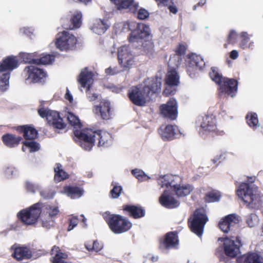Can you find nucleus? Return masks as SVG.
I'll return each mask as SVG.
<instances>
[{"label":"nucleus","instance_id":"72a5a7b5","mask_svg":"<svg viewBox=\"0 0 263 263\" xmlns=\"http://www.w3.org/2000/svg\"><path fill=\"white\" fill-rule=\"evenodd\" d=\"M22 138L11 134H7L3 136L4 144L9 147H13L18 145Z\"/></svg>","mask_w":263,"mask_h":263},{"label":"nucleus","instance_id":"7c9ffc66","mask_svg":"<svg viewBox=\"0 0 263 263\" xmlns=\"http://www.w3.org/2000/svg\"><path fill=\"white\" fill-rule=\"evenodd\" d=\"M239 263H263V259L257 253H250L239 258Z\"/></svg>","mask_w":263,"mask_h":263},{"label":"nucleus","instance_id":"58836bf2","mask_svg":"<svg viewBox=\"0 0 263 263\" xmlns=\"http://www.w3.org/2000/svg\"><path fill=\"white\" fill-rule=\"evenodd\" d=\"M246 120L248 125L253 129L260 126L257 115L255 113H248L246 116Z\"/></svg>","mask_w":263,"mask_h":263},{"label":"nucleus","instance_id":"37998d69","mask_svg":"<svg viewBox=\"0 0 263 263\" xmlns=\"http://www.w3.org/2000/svg\"><path fill=\"white\" fill-rule=\"evenodd\" d=\"M221 194L217 191H212L208 193L205 196V200L208 202L218 201L220 200Z\"/></svg>","mask_w":263,"mask_h":263},{"label":"nucleus","instance_id":"9d476101","mask_svg":"<svg viewBox=\"0 0 263 263\" xmlns=\"http://www.w3.org/2000/svg\"><path fill=\"white\" fill-rule=\"evenodd\" d=\"M59 213V210L57 206L43 205L40 214L42 226L47 229L53 227L54 224V218Z\"/></svg>","mask_w":263,"mask_h":263},{"label":"nucleus","instance_id":"a19ab883","mask_svg":"<svg viewBox=\"0 0 263 263\" xmlns=\"http://www.w3.org/2000/svg\"><path fill=\"white\" fill-rule=\"evenodd\" d=\"M173 0H156L159 7H168L170 12L175 14L178 11L177 7L173 5Z\"/></svg>","mask_w":263,"mask_h":263},{"label":"nucleus","instance_id":"f257e3e1","mask_svg":"<svg viewBox=\"0 0 263 263\" xmlns=\"http://www.w3.org/2000/svg\"><path fill=\"white\" fill-rule=\"evenodd\" d=\"M114 29L116 33L131 30L132 32L128 37L130 43L141 44L145 53L152 55L154 51L153 43L147 40L150 34L148 26L142 23L135 22H122L116 24Z\"/></svg>","mask_w":263,"mask_h":263},{"label":"nucleus","instance_id":"2f4dec72","mask_svg":"<svg viewBox=\"0 0 263 263\" xmlns=\"http://www.w3.org/2000/svg\"><path fill=\"white\" fill-rule=\"evenodd\" d=\"M185 50L186 47L185 45L182 44L179 45L176 51V54L170 58L168 62V66L171 67L174 65L175 66L178 67L180 64V57L185 53Z\"/></svg>","mask_w":263,"mask_h":263},{"label":"nucleus","instance_id":"6e6d98bb","mask_svg":"<svg viewBox=\"0 0 263 263\" xmlns=\"http://www.w3.org/2000/svg\"><path fill=\"white\" fill-rule=\"evenodd\" d=\"M41 196L45 199L52 198L54 193L53 192H49L48 190H42L40 191Z\"/></svg>","mask_w":263,"mask_h":263},{"label":"nucleus","instance_id":"4be33fe9","mask_svg":"<svg viewBox=\"0 0 263 263\" xmlns=\"http://www.w3.org/2000/svg\"><path fill=\"white\" fill-rule=\"evenodd\" d=\"M12 256L18 260L28 259L31 256V251L26 247L15 244L11 248Z\"/></svg>","mask_w":263,"mask_h":263},{"label":"nucleus","instance_id":"c756f323","mask_svg":"<svg viewBox=\"0 0 263 263\" xmlns=\"http://www.w3.org/2000/svg\"><path fill=\"white\" fill-rule=\"evenodd\" d=\"M123 209L124 211L128 212L131 216L136 219L141 218L145 215L144 210L140 206L125 205L123 206Z\"/></svg>","mask_w":263,"mask_h":263},{"label":"nucleus","instance_id":"79ce46f5","mask_svg":"<svg viewBox=\"0 0 263 263\" xmlns=\"http://www.w3.org/2000/svg\"><path fill=\"white\" fill-rule=\"evenodd\" d=\"M21 57L25 63H33L37 64V59L36 53L23 52L21 53Z\"/></svg>","mask_w":263,"mask_h":263},{"label":"nucleus","instance_id":"f03ea898","mask_svg":"<svg viewBox=\"0 0 263 263\" xmlns=\"http://www.w3.org/2000/svg\"><path fill=\"white\" fill-rule=\"evenodd\" d=\"M74 136L80 140V146L86 151L91 149L96 139H99V146L106 147L111 141L109 133L103 130L94 131L90 129H84L82 131L76 130Z\"/></svg>","mask_w":263,"mask_h":263},{"label":"nucleus","instance_id":"3c124183","mask_svg":"<svg viewBox=\"0 0 263 263\" xmlns=\"http://www.w3.org/2000/svg\"><path fill=\"white\" fill-rule=\"evenodd\" d=\"M241 37L242 40L241 43V47L243 48H251L253 43H250L249 45H247V43L249 42V37L246 32H242L241 34Z\"/></svg>","mask_w":263,"mask_h":263},{"label":"nucleus","instance_id":"774afa93","mask_svg":"<svg viewBox=\"0 0 263 263\" xmlns=\"http://www.w3.org/2000/svg\"><path fill=\"white\" fill-rule=\"evenodd\" d=\"M75 2H80L84 4H87L91 1V0H73Z\"/></svg>","mask_w":263,"mask_h":263},{"label":"nucleus","instance_id":"680f3d73","mask_svg":"<svg viewBox=\"0 0 263 263\" xmlns=\"http://www.w3.org/2000/svg\"><path fill=\"white\" fill-rule=\"evenodd\" d=\"M65 98L69 101L70 103H72L73 101V97L72 95L70 93L69 90L68 88L66 89V92L65 95Z\"/></svg>","mask_w":263,"mask_h":263},{"label":"nucleus","instance_id":"aec40b11","mask_svg":"<svg viewBox=\"0 0 263 263\" xmlns=\"http://www.w3.org/2000/svg\"><path fill=\"white\" fill-rule=\"evenodd\" d=\"M240 221L239 216L235 214H230L222 218L219 222V229L224 233H228Z\"/></svg>","mask_w":263,"mask_h":263},{"label":"nucleus","instance_id":"0eeeda50","mask_svg":"<svg viewBox=\"0 0 263 263\" xmlns=\"http://www.w3.org/2000/svg\"><path fill=\"white\" fill-rule=\"evenodd\" d=\"M43 204L36 203L28 208L21 210L18 214V218L23 223L27 225L35 224L41 214Z\"/></svg>","mask_w":263,"mask_h":263},{"label":"nucleus","instance_id":"f704fd0d","mask_svg":"<svg viewBox=\"0 0 263 263\" xmlns=\"http://www.w3.org/2000/svg\"><path fill=\"white\" fill-rule=\"evenodd\" d=\"M64 192L72 199L80 198L83 194V191L80 187L75 186H66Z\"/></svg>","mask_w":263,"mask_h":263},{"label":"nucleus","instance_id":"0e129e2a","mask_svg":"<svg viewBox=\"0 0 263 263\" xmlns=\"http://www.w3.org/2000/svg\"><path fill=\"white\" fill-rule=\"evenodd\" d=\"M238 57V52L237 50H232L230 53V57L232 59H236Z\"/></svg>","mask_w":263,"mask_h":263},{"label":"nucleus","instance_id":"412c9836","mask_svg":"<svg viewBox=\"0 0 263 263\" xmlns=\"http://www.w3.org/2000/svg\"><path fill=\"white\" fill-rule=\"evenodd\" d=\"M93 73L87 68H85L81 70L78 78V81L81 87L85 88L87 91L89 90L92 85L93 79Z\"/></svg>","mask_w":263,"mask_h":263},{"label":"nucleus","instance_id":"6e6552de","mask_svg":"<svg viewBox=\"0 0 263 263\" xmlns=\"http://www.w3.org/2000/svg\"><path fill=\"white\" fill-rule=\"evenodd\" d=\"M208 220V217L203 209L196 210L192 216L189 219V223L191 231L200 237L202 235L204 226Z\"/></svg>","mask_w":263,"mask_h":263},{"label":"nucleus","instance_id":"052dcab7","mask_svg":"<svg viewBox=\"0 0 263 263\" xmlns=\"http://www.w3.org/2000/svg\"><path fill=\"white\" fill-rule=\"evenodd\" d=\"M102 249V245L100 244L97 241H93V245H92V250L98 252L100 251Z\"/></svg>","mask_w":263,"mask_h":263},{"label":"nucleus","instance_id":"e2e57ef3","mask_svg":"<svg viewBox=\"0 0 263 263\" xmlns=\"http://www.w3.org/2000/svg\"><path fill=\"white\" fill-rule=\"evenodd\" d=\"M21 32L29 36L32 33L31 30L30 28L24 27L20 29Z\"/></svg>","mask_w":263,"mask_h":263},{"label":"nucleus","instance_id":"423d86ee","mask_svg":"<svg viewBox=\"0 0 263 263\" xmlns=\"http://www.w3.org/2000/svg\"><path fill=\"white\" fill-rule=\"evenodd\" d=\"M104 217L110 230L116 234H121L128 231L132 226L127 218L119 215L105 213Z\"/></svg>","mask_w":263,"mask_h":263},{"label":"nucleus","instance_id":"7ed1b4c3","mask_svg":"<svg viewBox=\"0 0 263 263\" xmlns=\"http://www.w3.org/2000/svg\"><path fill=\"white\" fill-rule=\"evenodd\" d=\"M158 183L161 188L170 187L178 197H184L191 194L193 190L192 185L182 183V178L177 175H165L158 179Z\"/></svg>","mask_w":263,"mask_h":263},{"label":"nucleus","instance_id":"ddd939ff","mask_svg":"<svg viewBox=\"0 0 263 263\" xmlns=\"http://www.w3.org/2000/svg\"><path fill=\"white\" fill-rule=\"evenodd\" d=\"M38 113L42 118H46L48 123L56 128L63 129L65 127V124L57 111L41 108L38 110Z\"/></svg>","mask_w":263,"mask_h":263},{"label":"nucleus","instance_id":"9b49d317","mask_svg":"<svg viewBox=\"0 0 263 263\" xmlns=\"http://www.w3.org/2000/svg\"><path fill=\"white\" fill-rule=\"evenodd\" d=\"M76 43V37L69 32L64 31L58 34L55 45L60 50L67 51L72 49Z\"/></svg>","mask_w":263,"mask_h":263},{"label":"nucleus","instance_id":"bb28decb","mask_svg":"<svg viewBox=\"0 0 263 263\" xmlns=\"http://www.w3.org/2000/svg\"><path fill=\"white\" fill-rule=\"evenodd\" d=\"M113 1L119 10L129 9L130 11L134 12L138 7V4L135 3L134 0H111Z\"/></svg>","mask_w":263,"mask_h":263},{"label":"nucleus","instance_id":"b1692460","mask_svg":"<svg viewBox=\"0 0 263 263\" xmlns=\"http://www.w3.org/2000/svg\"><path fill=\"white\" fill-rule=\"evenodd\" d=\"M159 202L162 206L167 208H175L179 205V201L171 195L166 190L159 197Z\"/></svg>","mask_w":263,"mask_h":263},{"label":"nucleus","instance_id":"a18cd8bd","mask_svg":"<svg viewBox=\"0 0 263 263\" xmlns=\"http://www.w3.org/2000/svg\"><path fill=\"white\" fill-rule=\"evenodd\" d=\"M3 170L5 176L8 178H12L18 175V170L11 165L5 166Z\"/></svg>","mask_w":263,"mask_h":263},{"label":"nucleus","instance_id":"20e7f679","mask_svg":"<svg viewBox=\"0 0 263 263\" xmlns=\"http://www.w3.org/2000/svg\"><path fill=\"white\" fill-rule=\"evenodd\" d=\"M254 177L248 179L249 183H242L237 190V194L247 206L255 208L260 204V197L257 187L253 184Z\"/></svg>","mask_w":263,"mask_h":263},{"label":"nucleus","instance_id":"69168bd1","mask_svg":"<svg viewBox=\"0 0 263 263\" xmlns=\"http://www.w3.org/2000/svg\"><path fill=\"white\" fill-rule=\"evenodd\" d=\"M234 36H235V32L234 31H231L229 35V40L230 42L231 41Z\"/></svg>","mask_w":263,"mask_h":263},{"label":"nucleus","instance_id":"338daca9","mask_svg":"<svg viewBox=\"0 0 263 263\" xmlns=\"http://www.w3.org/2000/svg\"><path fill=\"white\" fill-rule=\"evenodd\" d=\"M85 248L88 250V251H91L92 250V246H91V245L88 243H86L85 245Z\"/></svg>","mask_w":263,"mask_h":263},{"label":"nucleus","instance_id":"2eb2a0df","mask_svg":"<svg viewBox=\"0 0 263 263\" xmlns=\"http://www.w3.org/2000/svg\"><path fill=\"white\" fill-rule=\"evenodd\" d=\"M135 55L128 46H122L118 48V58L121 66L125 69H129L134 63Z\"/></svg>","mask_w":263,"mask_h":263},{"label":"nucleus","instance_id":"5fc2aeb1","mask_svg":"<svg viewBox=\"0 0 263 263\" xmlns=\"http://www.w3.org/2000/svg\"><path fill=\"white\" fill-rule=\"evenodd\" d=\"M78 223V219L77 216H73L69 219V224L68 231H70L74 229Z\"/></svg>","mask_w":263,"mask_h":263},{"label":"nucleus","instance_id":"603ef678","mask_svg":"<svg viewBox=\"0 0 263 263\" xmlns=\"http://www.w3.org/2000/svg\"><path fill=\"white\" fill-rule=\"evenodd\" d=\"M247 222L250 227H253L258 223V217L255 214H251L248 216Z\"/></svg>","mask_w":263,"mask_h":263},{"label":"nucleus","instance_id":"ea45409f","mask_svg":"<svg viewBox=\"0 0 263 263\" xmlns=\"http://www.w3.org/2000/svg\"><path fill=\"white\" fill-rule=\"evenodd\" d=\"M55 175L54 180L55 181L60 182L68 177L67 174L62 169V165L58 164L54 168Z\"/></svg>","mask_w":263,"mask_h":263},{"label":"nucleus","instance_id":"5701e85b","mask_svg":"<svg viewBox=\"0 0 263 263\" xmlns=\"http://www.w3.org/2000/svg\"><path fill=\"white\" fill-rule=\"evenodd\" d=\"M110 103L105 100H101L99 104L94 105L93 111L102 119H108L110 117Z\"/></svg>","mask_w":263,"mask_h":263},{"label":"nucleus","instance_id":"864d4df0","mask_svg":"<svg viewBox=\"0 0 263 263\" xmlns=\"http://www.w3.org/2000/svg\"><path fill=\"white\" fill-rule=\"evenodd\" d=\"M122 190L121 186H115L114 188L111 190L110 194L111 196L114 198H117L120 196L121 192Z\"/></svg>","mask_w":263,"mask_h":263},{"label":"nucleus","instance_id":"e433bc0d","mask_svg":"<svg viewBox=\"0 0 263 263\" xmlns=\"http://www.w3.org/2000/svg\"><path fill=\"white\" fill-rule=\"evenodd\" d=\"M82 13L81 12L76 11L73 14L71 21V24L67 27L69 29H73L78 28L80 27L82 23Z\"/></svg>","mask_w":263,"mask_h":263},{"label":"nucleus","instance_id":"09e8293b","mask_svg":"<svg viewBox=\"0 0 263 263\" xmlns=\"http://www.w3.org/2000/svg\"><path fill=\"white\" fill-rule=\"evenodd\" d=\"M54 60L53 56L50 54H45L43 55L41 58L37 59V64H51Z\"/></svg>","mask_w":263,"mask_h":263},{"label":"nucleus","instance_id":"c85d7f7f","mask_svg":"<svg viewBox=\"0 0 263 263\" xmlns=\"http://www.w3.org/2000/svg\"><path fill=\"white\" fill-rule=\"evenodd\" d=\"M161 86V80L160 78H156L148 79L145 81L144 87H148L150 91V97L155 93H158L160 91Z\"/></svg>","mask_w":263,"mask_h":263},{"label":"nucleus","instance_id":"13d9d810","mask_svg":"<svg viewBox=\"0 0 263 263\" xmlns=\"http://www.w3.org/2000/svg\"><path fill=\"white\" fill-rule=\"evenodd\" d=\"M87 97L89 101L92 102L99 99V96L95 93H92L91 91L87 92Z\"/></svg>","mask_w":263,"mask_h":263},{"label":"nucleus","instance_id":"4c0bfd02","mask_svg":"<svg viewBox=\"0 0 263 263\" xmlns=\"http://www.w3.org/2000/svg\"><path fill=\"white\" fill-rule=\"evenodd\" d=\"M65 117L69 121V123L74 126V128L75 129L73 131L74 133L76 130H78L80 131H82L83 130L78 129L81 128V124L79 118L74 114L71 112H68L66 114H65Z\"/></svg>","mask_w":263,"mask_h":263},{"label":"nucleus","instance_id":"49530a36","mask_svg":"<svg viewBox=\"0 0 263 263\" xmlns=\"http://www.w3.org/2000/svg\"><path fill=\"white\" fill-rule=\"evenodd\" d=\"M23 144L30 149V153L37 152L40 149L39 144L32 140L25 141Z\"/></svg>","mask_w":263,"mask_h":263},{"label":"nucleus","instance_id":"c9c22d12","mask_svg":"<svg viewBox=\"0 0 263 263\" xmlns=\"http://www.w3.org/2000/svg\"><path fill=\"white\" fill-rule=\"evenodd\" d=\"M21 129L26 141L33 140L36 138L37 132L34 128L24 126L21 127Z\"/></svg>","mask_w":263,"mask_h":263},{"label":"nucleus","instance_id":"393cba45","mask_svg":"<svg viewBox=\"0 0 263 263\" xmlns=\"http://www.w3.org/2000/svg\"><path fill=\"white\" fill-rule=\"evenodd\" d=\"M178 243V237L175 232L167 233L164 240L161 242L162 249H168L175 248Z\"/></svg>","mask_w":263,"mask_h":263},{"label":"nucleus","instance_id":"4d7b16f0","mask_svg":"<svg viewBox=\"0 0 263 263\" xmlns=\"http://www.w3.org/2000/svg\"><path fill=\"white\" fill-rule=\"evenodd\" d=\"M148 15V12L144 9H140L138 12V17L140 20H144L146 18Z\"/></svg>","mask_w":263,"mask_h":263},{"label":"nucleus","instance_id":"f3484780","mask_svg":"<svg viewBox=\"0 0 263 263\" xmlns=\"http://www.w3.org/2000/svg\"><path fill=\"white\" fill-rule=\"evenodd\" d=\"M197 124L200 126V133L202 134L206 132H214L216 129V120L213 116L199 117Z\"/></svg>","mask_w":263,"mask_h":263},{"label":"nucleus","instance_id":"f8f14e48","mask_svg":"<svg viewBox=\"0 0 263 263\" xmlns=\"http://www.w3.org/2000/svg\"><path fill=\"white\" fill-rule=\"evenodd\" d=\"M24 74L27 84L42 82L46 77V73L43 69L33 65L25 67Z\"/></svg>","mask_w":263,"mask_h":263},{"label":"nucleus","instance_id":"de8ad7c7","mask_svg":"<svg viewBox=\"0 0 263 263\" xmlns=\"http://www.w3.org/2000/svg\"><path fill=\"white\" fill-rule=\"evenodd\" d=\"M132 173L137 179L141 181H146L150 178L143 171L139 169L133 170Z\"/></svg>","mask_w":263,"mask_h":263},{"label":"nucleus","instance_id":"cd10ccee","mask_svg":"<svg viewBox=\"0 0 263 263\" xmlns=\"http://www.w3.org/2000/svg\"><path fill=\"white\" fill-rule=\"evenodd\" d=\"M51 254L53 256L51 260L52 263H71L65 261L68 255L63 253L58 247H53L51 250Z\"/></svg>","mask_w":263,"mask_h":263},{"label":"nucleus","instance_id":"bf43d9fd","mask_svg":"<svg viewBox=\"0 0 263 263\" xmlns=\"http://www.w3.org/2000/svg\"><path fill=\"white\" fill-rule=\"evenodd\" d=\"M105 72L108 75H114L119 73V70L116 67H109L105 70Z\"/></svg>","mask_w":263,"mask_h":263},{"label":"nucleus","instance_id":"8fccbe9b","mask_svg":"<svg viewBox=\"0 0 263 263\" xmlns=\"http://www.w3.org/2000/svg\"><path fill=\"white\" fill-rule=\"evenodd\" d=\"M25 187L28 192L33 193L40 189L39 185L35 184L30 181H26L25 182Z\"/></svg>","mask_w":263,"mask_h":263},{"label":"nucleus","instance_id":"1a4fd4ad","mask_svg":"<svg viewBox=\"0 0 263 263\" xmlns=\"http://www.w3.org/2000/svg\"><path fill=\"white\" fill-rule=\"evenodd\" d=\"M148 87H133L128 92L130 100L138 106H143L146 100L150 98V91Z\"/></svg>","mask_w":263,"mask_h":263},{"label":"nucleus","instance_id":"6ab92c4d","mask_svg":"<svg viewBox=\"0 0 263 263\" xmlns=\"http://www.w3.org/2000/svg\"><path fill=\"white\" fill-rule=\"evenodd\" d=\"M158 132L163 140H172L176 138L180 134L178 127L171 125L162 126L159 129Z\"/></svg>","mask_w":263,"mask_h":263},{"label":"nucleus","instance_id":"39448f33","mask_svg":"<svg viewBox=\"0 0 263 263\" xmlns=\"http://www.w3.org/2000/svg\"><path fill=\"white\" fill-rule=\"evenodd\" d=\"M211 79L219 86V93H224L234 97L237 91V82L234 79L222 77L216 68H212L210 72Z\"/></svg>","mask_w":263,"mask_h":263},{"label":"nucleus","instance_id":"4468645a","mask_svg":"<svg viewBox=\"0 0 263 263\" xmlns=\"http://www.w3.org/2000/svg\"><path fill=\"white\" fill-rule=\"evenodd\" d=\"M218 241L223 242L224 251L227 256L234 257L240 253L239 247L241 243L238 238H220Z\"/></svg>","mask_w":263,"mask_h":263},{"label":"nucleus","instance_id":"dca6fc26","mask_svg":"<svg viewBox=\"0 0 263 263\" xmlns=\"http://www.w3.org/2000/svg\"><path fill=\"white\" fill-rule=\"evenodd\" d=\"M179 83V77L174 67H170L165 78L166 86L163 91L165 96L174 94L175 89L173 87L177 86Z\"/></svg>","mask_w":263,"mask_h":263},{"label":"nucleus","instance_id":"a878e982","mask_svg":"<svg viewBox=\"0 0 263 263\" xmlns=\"http://www.w3.org/2000/svg\"><path fill=\"white\" fill-rule=\"evenodd\" d=\"M109 27L106 20L97 19L94 21L90 27V30L95 33L101 35L105 32Z\"/></svg>","mask_w":263,"mask_h":263},{"label":"nucleus","instance_id":"c03bdc74","mask_svg":"<svg viewBox=\"0 0 263 263\" xmlns=\"http://www.w3.org/2000/svg\"><path fill=\"white\" fill-rule=\"evenodd\" d=\"M0 77V89L4 91L9 87V73L8 72L1 73Z\"/></svg>","mask_w":263,"mask_h":263},{"label":"nucleus","instance_id":"a211bd4d","mask_svg":"<svg viewBox=\"0 0 263 263\" xmlns=\"http://www.w3.org/2000/svg\"><path fill=\"white\" fill-rule=\"evenodd\" d=\"M160 111L162 116L174 120L177 116V104L175 99L172 98L166 103L160 106Z\"/></svg>","mask_w":263,"mask_h":263},{"label":"nucleus","instance_id":"473e14b6","mask_svg":"<svg viewBox=\"0 0 263 263\" xmlns=\"http://www.w3.org/2000/svg\"><path fill=\"white\" fill-rule=\"evenodd\" d=\"M187 63L189 67H195L199 69L202 68L205 65L201 57L194 53L189 55Z\"/></svg>","mask_w":263,"mask_h":263}]
</instances>
